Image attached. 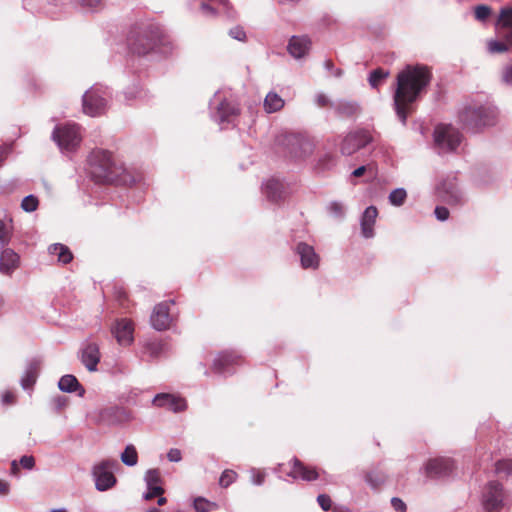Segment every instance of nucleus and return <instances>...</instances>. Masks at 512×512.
<instances>
[{
  "label": "nucleus",
  "mask_w": 512,
  "mask_h": 512,
  "mask_svg": "<svg viewBox=\"0 0 512 512\" xmlns=\"http://www.w3.org/2000/svg\"><path fill=\"white\" fill-rule=\"evenodd\" d=\"M431 81V72L426 66H406L398 75L393 95V108L398 120L406 125L414 104Z\"/></svg>",
  "instance_id": "obj_1"
},
{
  "label": "nucleus",
  "mask_w": 512,
  "mask_h": 512,
  "mask_svg": "<svg viewBox=\"0 0 512 512\" xmlns=\"http://www.w3.org/2000/svg\"><path fill=\"white\" fill-rule=\"evenodd\" d=\"M110 152L95 149L88 156L87 171L91 179L98 184H110L116 181L120 173Z\"/></svg>",
  "instance_id": "obj_2"
},
{
  "label": "nucleus",
  "mask_w": 512,
  "mask_h": 512,
  "mask_svg": "<svg viewBox=\"0 0 512 512\" xmlns=\"http://www.w3.org/2000/svg\"><path fill=\"white\" fill-rule=\"evenodd\" d=\"M160 38L161 31L156 24L141 23L130 30L127 43L133 54L146 55L155 48Z\"/></svg>",
  "instance_id": "obj_3"
},
{
  "label": "nucleus",
  "mask_w": 512,
  "mask_h": 512,
  "mask_svg": "<svg viewBox=\"0 0 512 512\" xmlns=\"http://www.w3.org/2000/svg\"><path fill=\"white\" fill-rule=\"evenodd\" d=\"M497 115V109L493 106H468L460 112L459 120L464 129L476 133L485 127L495 125Z\"/></svg>",
  "instance_id": "obj_4"
},
{
  "label": "nucleus",
  "mask_w": 512,
  "mask_h": 512,
  "mask_svg": "<svg viewBox=\"0 0 512 512\" xmlns=\"http://www.w3.org/2000/svg\"><path fill=\"white\" fill-rule=\"evenodd\" d=\"M482 508L485 512H500L512 505V496L498 481H489L482 489Z\"/></svg>",
  "instance_id": "obj_5"
},
{
  "label": "nucleus",
  "mask_w": 512,
  "mask_h": 512,
  "mask_svg": "<svg viewBox=\"0 0 512 512\" xmlns=\"http://www.w3.org/2000/svg\"><path fill=\"white\" fill-rule=\"evenodd\" d=\"M276 141L292 158H303L312 152L310 141L300 134L285 132L280 134Z\"/></svg>",
  "instance_id": "obj_6"
},
{
  "label": "nucleus",
  "mask_w": 512,
  "mask_h": 512,
  "mask_svg": "<svg viewBox=\"0 0 512 512\" xmlns=\"http://www.w3.org/2000/svg\"><path fill=\"white\" fill-rule=\"evenodd\" d=\"M188 6L191 10L198 11L200 15L207 18L223 13L229 19H235L237 14L228 0H190Z\"/></svg>",
  "instance_id": "obj_7"
},
{
  "label": "nucleus",
  "mask_w": 512,
  "mask_h": 512,
  "mask_svg": "<svg viewBox=\"0 0 512 512\" xmlns=\"http://www.w3.org/2000/svg\"><path fill=\"white\" fill-rule=\"evenodd\" d=\"M433 137L439 154L454 151L462 140V135L456 128L444 124L435 127Z\"/></svg>",
  "instance_id": "obj_8"
},
{
  "label": "nucleus",
  "mask_w": 512,
  "mask_h": 512,
  "mask_svg": "<svg viewBox=\"0 0 512 512\" xmlns=\"http://www.w3.org/2000/svg\"><path fill=\"white\" fill-rule=\"evenodd\" d=\"M211 117L219 125L234 123L239 114L238 106L227 99H222L216 92L210 100Z\"/></svg>",
  "instance_id": "obj_9"
},
{
  "label": "nucleus",
  "mask_w": 512,
  "mask_h": 512,
  "mask_svg": "<svg viewBox=\"0 0 512 512\" xmlns=\"http://www.w3.org/2000/svg\"><path fill=\"white\" fill-rule=\"evenodd\" d=\"M108 97L109 92L106 88L91 87L82 97L84 113L92 117L101 115L106 109Z\"/></svg>",
  "instance_id": "obj_10"
},
{
  "label": "nucleus",
  "mask_w": 512,
  "mask_h": 512,
  "mask_svg": "<svg viewBox=\"0 0 512 512\" xmlns=\"http://www.w3.org/2000/svg\"><path fill=\"white\" fill-rule=\"evenodd\" d=\"M52 139L61 151H74L81 142L80 127L76 124L56 126L52 132Z\"/></svg>",
  "instance_id": "obj_11"
},
{
  "label": "nucleus",
  "mask_w": 512,
  "mask_h": 512,
  "mask_svg": "<svg viewBox=\"0 0 512 512\" xmlns=\"http://www.w3.org/2000/svg\"><path fill=\"white\" fill-rule=\"evenodd\" d=\"M117 466H119L117 460L106 459L93 467L92 475L98 491H107L116 484L117 480L112 470Z\"/></svg>",
  "instance_id": "obj_12"
},
{
  "label": "nucleus",
  "mask_w": 512,
  "mask_h": 512,
  "mask_svg": "<svg viewBox=\"0 0 512 512\" xmlns=\"http://www.w3.org/2000/svg\"><path fill=\"white\" fill-rule=\"evenodd\" d=\"M439 199L449 205H461L464 202L462 191L458 187L457 178L453 175L445 177L436 186Z\"/></svg>",
  "instance_id": "obj_13"
},
{
  "label": "nucleus",
  "mask_w": 512,
  "mask_h": 512,
  "mask_svg": "<svg viewBox=\"0 0 512 512\" xmlns=\"http://www.w3.org/2000/svg\"><path fill=\"white\" fill-rule=\"evenodd\" d=\"M372 142V136L368 130L358 129L349 132L342 140L340 152L342 155L350 156Z\"/></svg>",
  "instance_id": "obj_14"
},
{
  "label": "nucleus",
  "mask_w": 512,
  "mask_h": 512,
  "mask_svg": "<svg viewBox=\"0 0 512 512\" xmlns=\"http://www.w3.org/2000/svg\"><path fill=\"white\" fill-rule=\"evenodd\" d=\"M454 470V461L449 458L439 457L430 459L425 465V473L429 478H444Z\"/></svg>",
  "instance_id": "obj_15"
},
{
  "label": "nucleus",
  "mask_w": 512,
  "mask_h": 512,
  "mask_svg": "<svg viewBox=\"0 0 512 512\" xmlns=\"http://www.w3.org/2000/svg\"><path fill=\"white\" fill-rule=\"evenodd\" d=\"M170 304H174V301L161 302L154 307L150 323L155 330L164 331L170 327L172 321L169 313Z\"/></svg>",
  "instance_id": "obj_16"
},
{
  "label": "nucleus",
  "mask_w": 512,
  "mask_h": 512,
  "mask_svg": "<svg viewBox=\"0 0 512 512\" xmlns=\"http://www.w3.org/2000/svg\"><path fill=\"white\" fill-rule=\"evenodd\" d=\"M240 361V356L234 351H223L213 361L212 370L219 375H229L232 368Z\"/></svg>",
  "instance_id": "obj_17"
},
{
  "label": "nucleus",
  "mask_w": 512,
  "mask_h": 512,
  "mask_svg": "<svg viewBox=\"0 0 512 512\" xmlns=\"http://www.w3.org/2000/svg\"><path fill=\"white\" fill-rule=\"evenodd\" d=\"M152 404L166 408L174 413L182 412L187 408L186 401L178 396L169 393H159L152 399Z\"/></svg>",
  "instance_id": "obj_18"
},
{
  "label": "nucleus",
  "mask_w": 512,
  "mask_h": 512,
  "mask_svg": "<svg viewBox=\"0 0 512 512\" xmlns=\"http://www.w3.org/2000/svg\"><path fill=\"white\" fill-rule=\"evenodd\" d=\"M20 267V256L13 249L6 246L0 251V273L11 276Z\"/></svg>",
  "instance_id": "obj_19"
},
{
  "label": "nucleus",
  "mask_w": 512,
  "mask_h": 512,
  "mask_svg": "<svg viewBox=\"0 0 512 512\" xmlns=\"http://www.w3.org/2000/svg\"><path fill=\"white\" fill-rule=\"evenodd\" d=\"M295 251L300 258L302 268L313 270L318 268L320 258L313 246L300 242L297 244Z\"/></svg>",
  "instance_id": "obj_20"
},
{
  "label": "nucleus",
  "mask_w": 512,
  "mask_h": 512,
  "mask_svg": "<svg viewBox=\"0 0 512 512\" xmlns=\"http://www.w3.org/2000/svg\"><path fill=\"white\" fill-rule=\"evenodd\" d=\"M112 334L122 346H128L133 342L134 327L130 320L120 319L113 325Z\"/></svg>",
  "instance_id": "obj_21"
},
{
  "label": "nucleus",
  "mask_w": 512,
  "mask_h": 512,
  "mask_svg": "<svg viewBox=\"0 0 512 512\" xmlns=\"http://www.w3.org/2000/svg\"><path fill=\"white\" fill-rule=\"evenodd\" d=\"M101 359L99 346L96 343H87L80 351V360L90 372L97 371Z\"/></svg>",
  "instance_id": "obj_22"
},
{
  "label": "nucleus",
  "mask_w": 512,
  "mask_h": 512,
  "mask_svg": "<svg viewBox=\"0 0 512 512\" xmlns=\"http://www.w3.org/2000/svg\"><path fill=\"white\" fill-rule=\"evenodd\" d=\"M311 40L307 36H292L287 45L288 53L295 59L306 57L311 49Z\"/></svg>",
  "instance_id": "obj_23"
},
{
  "label": "nucleus",
  "mask_w": 512,
  "mask_h": 512,
  "mask_svg": "<svg viewBox=\"0 0 512 512\" xmlns=\"http://www.w3.org/2000/svg\"><path fill=\"white\" fill-rule=\"evenodd\" d=\"M378 216V210L375 206H368L364 212L362 213L360 219L361 226V234L364 238L370 239L373 238L374 233V225L376 223V218Z\"/></svg>",
  "instance_id": "obj_24"
},
{
  "label": "nucleus",
  "mask_w": 512,
  "mask_h": 512,
  "mask_svg": "<svg viewBox=\"0 0 512 512\" xmlns=\"http://www.w3.org/2000/svg\"><path fill=\"white\" fill-rule=\"evenodd\" d=\"M41 369V360L33 358L28 361L26 369L21 377L20 384L24 390L33 388Z\"/></svg>",
  "instance_id": "obj_25"
},
{
  "label": "nucleus",
  "mask_w": 512,
  "mask_h": 512,
  "mask_svg": "<svg viewBox=\"0 0 512 512\" xmlns=\"http://www.w3.org/2000/svg\"><path fill=\"white\" fill-rule=\"evenodd\" d=\"M263 194L273 203H277L284 198V184L277 178L267 180L262 187Z\"/></svg>",
  "instance_id": "obj_26"
},
{
  "label": "nucleus",
  "mask_w": 512,
  "mask_h": 512,
  "mask_svg": "<svg viewBox=\"0 0 512 512\" xmlns=\"http://www.w3.org/2000/svg\"><path fill=\"white\" fill-rule=\"evenodd\" d=\"M288 475L295 479L300 478L304 481H313L316 480L319 476L315 468L305 466L297 458L293 459V467Z\"/></svg>",
  "instance_id": "obj_27"
},
{
  "label": "nucleus",
  "mask_w": 512,
  "mask_h": 512,
  "mask_svg": "<svg viewBox=\"0 0 512 512\" xmlns=\"http://www.w3.org/2000/svg\"><path fill=\"white\" fill-rule=\"evenodd\" d=\"M58 388L65 393L78 392V396L80 397H83L85 394L84 387L72 374L63 375L58 382Z\"/></svg>",
  "instance_id": "obj_28"
},
{
  "label": "nucleus",
  "mask_w": 512,
  "mask_h": 512,
  "mask_svg": "<svg viewBox=\"0 0 512 512\" xmlns=\"http://www.w3.org/2000/svg\"><path fill=\"white\" fill-rule=\"evenodd\" d=\"M331 107L336 111L338 115L343 117H352L360 111L358 103L347 100L331 102Z\"/></svg>",
  "instance_id": "obj_29"
},
{
  "label": "nucleus",
  "mask_w": 512,
  "mask_h": 512,
  "mask_svg": "<svg viewBox=\"0 0 512 512\" xmlns=\"http://www.w3.org/2000/svg\"><path fill=\"white\" fill-rule=\"evenodd\" d=\"M386 479V474L379 469H372L365 473V482L374 490L379 489Z\"/></svg>",
  "instance_id": "obj_30"
},
{
  "label": "nucleus",
  "mask_w": 512,
  "mask_h": 512,
  "mask_svg": "<svg viewBox=\"0 0 512 512\" xmlns=\"http://www.w3.org/2000/svg\"><path fill=\"white\" fill-rule=\"evenodd\" d=\"M49 252L52 255H56L58 261L62 264H68L73 259V255L69 248L61 243L52 244L49 247Z\"/></svg>",
  "instance_id": "obj_31"
},
{
  "label": "nucleus",
  "mask_w": 512,
  "mask_h": 512,
  "mask_svg": "<svg viewBox=\"0 0 512 512\" xmlns=\"http://www.w3.org/2000/svg\"><path fill=\"white\" fill-rule=\"evenodd\" d=\"M499 23L502 27L509 29L505 34V39L512 46V7L501 9Z\"/></svg>",
  "instance_id": "obj_32"
},
{
  "label": "nucleus",
  "mask_w": 512,
  "mask_h": 512,
  "mask_svg": "<svg viewBox=\"0 0 512 512\" xmlns=\"http://www.w3.org/2000/svg\"><path fill=\"white\" fill-rule=\"evenodd\" d=\"M284 100L275 92H269L264 99V109L267 113H274L282 109Z\"/></svg>",
  "instance_id": "obj_33"
},
{
  "label": "nucleus",
  "mask_w": 512,
  "mask_h": 512,
  "mask_svg": "<svg viewBox=\"0 0 512 512\" xmlns=\"http://www.w3.org/2000/svg\"><path fill=\"white\" fill-rule=\"evenodd\" d=\"M120 459L126 466H135L138 462L136 448L132 444L127 445L125 450L121 453Z\"/></svg>",
  "instance_id": "obj_34"
},
{
  "label": "nucleus",
  "mask_w": 512,
  "mask_h": 512,
  "mask_svg": "<svg viewBox=\"0 0 512 512\" xmlns=\"http://www.w3.org/2000/svg\"><path fill=\"white\" fill-rule=\"evenodd\" d=\"M389 76V72L382 69L377 68L370 72L368 77V82L372 88H378L379 85Z\"/></svg>",
  "instance_id": "obj_35"
},
{
  "label": "nucleus",
  "mask_w": 512,
  "mask_h": 512,
  "mask_svg": "<svg viewBox=\"0 0 512 512\" xmlns=\"http://www.w3.org/2000/svg\"><path fill=\"white\" fill-rule=\"evenodd\" d=\"M407 198V192L404 188L392 190L388 196L389 203L393 206H402Z\"/></svg>",
  "instance_id": "obj_36"
},
{
  "label": "nucleus",
  "mask_w": 512,
  "mask_h": 512,
  "mask_svg": "<svg viewBox=\"0 0 512 512\" xmlns=\"http://www.w3.org/2000/svg\"><path fill=\"white\" fill-rule=\"evenodd\" d=\"M328 213L334 218L342 220L345 216V207L341 202L332 201L327 206Z\"/></svg>",
  "instance_id": "obj_37"
},
{
  "label": "nucleus",
  "mask_w": 512,
  "mask_h": 512,
  "mask_svg": "<svg viewBox=\"0 0 512 512\" xmlns=\"http://www.w3.org/2000/svg\"><path fill=\"white\" fill-rule=\"evenodd\" d=\"M495 473L498 475L504 474L509 476L512 474V459H502L495 464Z\"/></svg>",
  "instance_id": "obj_38"
},
{
  "label": "nucleus",
  "mask_w": 512,
  "mask_h": 512,
  "mask_svg": "<svg viewBox=\"0 0 512 512\" xmlns=\"http://www.w3.org/2000/svg\"><path fill=\"white\" fill-rule=\"evenodd\" d=\"M193 507L196 512H209L212 508L216 507V504L203 497H197L194 499Z\"/></svg>",
  "instance_id": "obj_39"
},
{
  "label": "nucleus",
  "mask_w": 512,
  "mask_h": 512,
  "mask_svg": "<svg viewBox=\"0 0 512 512\" xmlns=\"http://www.w3.org/2000/svg\"><path fill=\"white\" fill-rule=\"evenodd\" d=\"M144 481L147 488L153 486H160L161 482L160 472L158 469H149L144 476Z\"/></svg>",
  "instance_id": "obj_40"
},
{
  "label": "nucleus",
  "mask_w": 512,
  "mask_h": 512,
  "mask_svg": "<svg viewBox=\"0 0 512 512\" xmlns=\"http://www.w3.org/2000/svg\"><path fill=\"white\" fill-rule=\"evenodd\" d=\"M39 205L38 198L32 194L25 196L21 201V208L25 212H34Z\"/></svg>",
  "instance_id": "obj_41"
},
{
  "label": "nucleus",
  "mask_w": 512,
  "mask_h": 512,
  "mask_svg": "<svg viewBox=\"0 0 512 512\" xmlns=\"http://www.w3.org/2000/svg\"><path fill=\"white\" fill-rule=\"evenodd\" d=\"M487 50L491 54L504 53L509 50V47L505 42L492 39L487 41Z\"/></svg>",
  "instance_id": "obj_42"
},
{
  "label": "nucleus",
  "mask_w": 512,
  "mask_h": 512,
  "mask_svg": "<svg viewBox=\"0 0 512 512\" xmlns=\"http://www.w3.org/2000/svg\"><path fill=\"white\" fill-rule=\"evenodd\" d=\"M12 238V231L8 225L0 219V245L1 247L7 246Z\"/></svg>",
  "instance_id": "obj_43"
},
{
  "label": "nucleus",
  "mask_w": 512,
  "mask_h": 512,
  "mask_svg": "<svg viewBox=\"0 0 512 512\" xmlns=\"http://www.w3.org/2000/svg\"><path fill=\"white\" fill-rule=\"evenodd\" d=\"M237 474L233 470H224L219 478V485L227 488L236 480Z\"/></svg>",
  "instance_id": "obj_44"
},
{
  "label": "nucleus",
  "mask_w": 512,
  "mask_h": 512,
  "mask_svg": "<svg viewBox=\"0 0 512 512\" xmlns=\"http://www.w3.org/2000/svg\"><path fill=\"white\" fill-rule=\"evenodd\" d=\"M163 347V344L160 342H150L145 346V349L150 357L157 358L162 354Z\"/></svg>",
  "instance_id": "obj_45"
},
{
  "label": "nucleus",
  "mask_w": 512,
  "mask_h": 512,
  "mask_svg": "<svg viewBox=\"0 0 512 512\" xmlns=\"http://www.w3.org/2000/svg\"><path fill=\"white\" fill-rule=\"evenodd\" d=\"M501 82L505 85L512 86V61L502 68Z\"/></svg>",
  "instance_id": "obj_46"
},
{
  "label": "nucleus",
  "mask_w": 512,
  "mask_h": 512,
  "mask_svg": "<svg viewBox=\"0 0 512 512\" xmlns=\"http://www.w3.org/2000/svg\"><path fill=\"white\" fill-rule=\"evenodd\" d=\"M491 14V8L487 5H478L475 8V18L479 21H485Z\"/></svg>",
  "instance_id": "obj_47"
},
{
  "label": "nucleus",
  "mask_w": 512,
  "mask_h": 512,
  "mask_svg": "<svg viewBox=\"0 0 512 512\" xmlns=\"http://www.w3.org/2000/svg\"><path fill=\"white\" fill-rule=\"evenodd\" d=\"M249 473H250L251 482L254 485L261 486L264 483V481H265V473L264 472H262L256 468H251Z\"/></svg>",
  "instance_id": "obj_48"
},
{
  "label": "nucleus",
  "mask_w": 512,
  "mask_h": 512,
  "mask_svg": "<svg viewBox=\"0 0 512 512\" xmlns=\"http://www.w3.org/2000/svg\"><path fill=\"white\" fill-rule=\"evenodd\" d=\"M78 3L87 11H95L102 6V0H78Z\"/></svg>",
  "instance_id": "obj_49"
},
{
  "label": "nucleus",
  "mask_w": 512,
  "mask_h": 512,
  "mask_svg": "<svg viewBox=\"0 0 512 512\" xmlns=\"http://www.w3.org/2000/svg\"><path fill=\"white\" fill-rule=\"evenodd\" d=\"M163 493L164 488L162 486L148 487L147 491L143 494V498L145 500H151L156 496H161Z\"/></svg>",
  "instance_id": "obj_50"
},
{
  "label": "nucleus",
  "mask_w": 512,
  "mask_h": 512,
  "mask_svg": "<svg viewBox=\"0 0 512 512\" xmlns=\"http://www.w3.org/2000/svg\"><path fill=\"white\" fill-rule=\"evenodd\" d=\"M229 36L238 41L246 40V32L244 31L243 27H241V26H235V27L231 28L229 30Z\"/></svg>",
  "instance_id": "obj_51"
},
{
  "label": "nucleus",
  "mask_w": 512,
  "mask_h": 512,
  "mask_svg": "<svg viewBox=\"0 0 512 512\" xmlns=\"http://www.w3.org/2000/svg\"><path fill=\"white\" fill-rule=\"evenodd\" d=\"M324 68L336 78H340L343 75V70L340 68H335L333 62L330 59L324 61Z\"/></svg>",
  "instance_id": "obj_52"
},
{
  "label": "nucleus",
  "mask_w": 512,
  "mask_h": 512,
  "mask_svg": "<svg viewBox=\"0 0 512 512\" xmlns=\"http://www.w3.org/2000/svg\"><path fill=\"white\" fill-rule=\"evenodd\" d=\"M317 502L324 511H329L332 506L331 498L326 494H320L317 497Z\"/></svg>",
  "instance_id": "obj_53"
},
{
  "label": "nucleus",
  "mask_w": 512,
  "mask_h": 512,
  "mask_svg": "<svg viewBox=\"0 0 512 512\" xmlns=\"http://www.w3.org/2000/svg\"><path fill=\"white\" fill-rule=\"evenodd\" d=\"M434 214L437 220L445 221L449 218V210L444 206H436Z\"/></svg>",
  "instance_id": "obj_54"
},
{
  "label": "nucleus",
  "mask_w": 512,
  "mask_h": 512,
  "mask_svg": "<svg viewBox=\"0 0 512 512\" xmlns=\"http://www.w3.org/2000/svg\"><path fill=\"white\" fill-rule=\"evenodd\" d=\"M21 466L27 470H31L35 466V459L31 455H24L19 460Z\"/></svg>",
  "instance_id": "obj_55"
},
{
  "label": "nucleus",
  "mask_w": 512,
  "mask_h": 512,
  "mask_svg": "<svg viewBox=\"0 0 512 512\" xmlns=\"http://www.w3.org/2000/svg\"><path fill=\"white\" fill-rule=\"evenodd\" d=\"M391 506L393 507V509L395 511H398V512H406V510H407L406 504L399 497H393L391 499Z\"/></svg>",
  "instance_id": "obj_56"
},
{
  "label": "nucleus",
  "mask_w": 512,
  "mask_h": 512,
  "mask_svg": "<svg viewBox=\"0 0 512 512\" xmlns=\"http://www.w3.org/2000/svg\"><path fill=\"white\" fill-rule=\"evenodd\" d=\"M167 458L170 462H179L182 459L181 451L176 448H171L167 453Z\"/></svg>",
  "instance_id": "obj_57"
},
{
  "label": "nucleus",
  "mask_w": 512,
  "mask_h": 512,
  "mask_svg": "<svg viewBox=\"0 0 512 512\" xmlns=\"http://www.w3.org/2000/svg\"><path fill=\"white\" fill-rule=\"evenodd\" d=\"M11 151L12 146L10 144H4L0 146V165L4 162Z\"/></svg>",
  "instance_id": "obj_58"
},
{
  "label": "nucleus",
  "mask_w": 512,
  "mask_h": 512,
  "mask_svg": "<svg viewBox=\"0 0 512 512\" xmlns=\"http://www.w3.org/2000/svg\"><path fill=\"white\" fill-rule=\"evenodd\" d=\"M53 403L57 410H61L67 405V399L64 396H57L53 399Z\"/></svg>",
  "instance_id": "obj_59"
},
{
  "label": "nucleus",
  "mask_w": 512,
  "mask_h": 512,
  "mask_svg": "<svg viewBox=\"0 0 512 512\" xmlns=\"http://www.w3.org/2000/svg\"><path fill=\"white\" fill-rule=\"evenodd\" d=\"M316 103L318 106L320 107H325L327 106L328 104L331 105L329 99L327 98V96L323 93H319L316 95Z\"/></svg>",
  "instance_id": "obj_60"
},
{
  "label": "nucleus",
  "mask_w": 512,
  "mask_h": 512,
  "mask_svg": "<svg viewBox=\"0 0 512 512\" xmlns=\"http://www.w3.org/2000/svg\"><path fill=\"white\" fill-rule=\"evenodd\" d=\"M9 490H10L9 483L4 480H0V494L7 495L9 493Z\"/></svg>",
  "instance_id": "obj_61"
},
{
  "label": "nucleus",
  "mask_w": 512,
  "mask_h": 512,
  "mask_svg": "<svg viewBox=\"0 0 512 512\" xmlns=\"http://www.w3.org/2000/svg\"><path fill=\"white\" fill-rule=\"evenodd\" d=\"M2 402L5 404H12L14 403V395L10 392H6L2 396Z\"/></svg>",
  "instance_id": "obj_62"
},
{
  "label": "nucleus",
  "mask_w": 512,
  "mask_h": 512,
  "mask_svg": "<svg viewBox=\"0 0 512 512\" xmlns=\"http://www.w3.org/2000/svg\"><path fill=\"white\" fill-rule=\"evenodd\" d=\"M365 170H366L365 166H360V167L356 168V169L352 172V175H353L354 177H360V176H362V175L364 174Z\"/></svg>",
  "instance_id": "obj_63"
},
{
  "label": "nucleus",
  "mask_w": 512,
  "mask_h": 512,
  "mask_svg": "<svg viewBox=\"0 0 512 512\" xmlns=\"http://www.w3.org/2000/svg\"><path fill=\"white\" fill-rule=\"evenodd\" d=\"M11 472L16 474L18 472V464L16 460H13L11 463Z\"/></svg>",
  "instance_id": "obj_64"
}]
</instances>
